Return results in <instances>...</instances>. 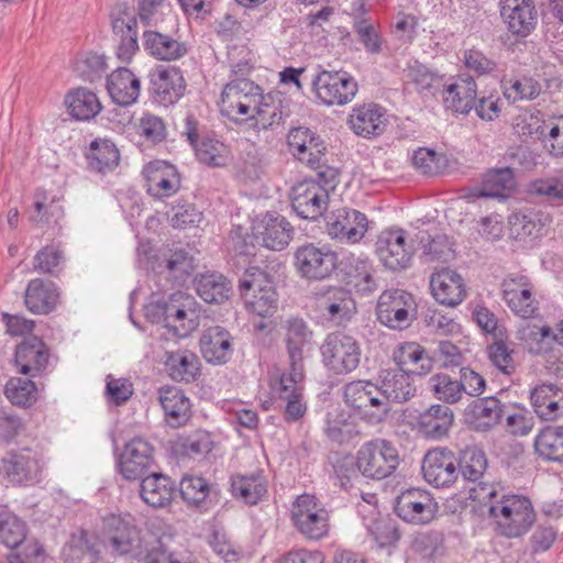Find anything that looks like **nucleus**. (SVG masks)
I'll list each match as a JSON object with an SVG mask.
<instances>
[{
  "label": "nucleus",
  "instance_id": "nucleus-47",
  "mask_svg": "<svg viewBox=\"0 0 563 563\" xmlns=\"http://www.w3.org/2000/svg\"><path fill=\"white\" fill-rule=\"evenodd\" d=\"M548 222V214L533 209L520 210L509 217L511 234L518 240L541 236Z\"/></svg>",
  "mask_w": 563,
  "mask_h": 563
},
{
  "label": "nucleus",
  "instance_id": "nucleus-58",
  "mask_svg": "<svg viewBox=\"0 0 563 563\" xmlns=\"http://www.w3.org/2000/svg\"><path fill=\"white\" fill-rule=\"evenodd\" d=\"M212 492V486L200 476L186 475L179 483L181 498L191 505L206 504Z\"/></svg>",
  "mask_w": 563,
  "mask_h": 563
},
{
  "label": "nucleus",
  "instance_id": "nucleus-16",
  "mask_svg": "<svg viewBox=\"0 0 563 563\" xmlns=\"http://www.w3.org/2000/svg\"><path fill=\"white\" fill-rule=\"evenodd\" d=\"M195 300L191 296L177 291L165 300V327L178 336H186L198 325Z\"/></svg>",
  "mask_w": 563,
  "mask_h": 563
},
{
  "label": "nucleus",
  "instance_id": "nucleus-1",
  "mask_svg": "<svg viewBox=\"0 0 563 563\" xmlns=\"http://www.w3.org/2000/svg\"><path fill=\"white\" fill-rule=\"evenodd\" d=\"M475 499L488 507L490 517L497 519L503 534L516 538L526 533L536 520L531 501L519 495H503L497 501V489L494 485L479 484L474 489Z\"/></svg>",
  "mask_w": 563,
  "mask_h": 563
},
{
  "label": "nucleus",
  "instance_id": "nucleus-31",
  "mask_svg": "<svg viewBox=\"0 0 563 563\" xmlns=\"http://www.w3.org/2000/svg\"><path fill=\"white\" fill-rule=\"evenodd\" d=\"M233 336L223 327L207 328L200 338V350L205 360L214 365L229 362L233 354Z\"/></svg>",
  "mask_w": 563,
  "mask_h": 563
},
{
  "label": "nucleus",
  "instance_id": "nucleus-59",
  "mask_svg": "<svg viewBox=\"0 0 563 563\" xmlns=\"http://www.w3.org/2000/svg\"><path fill=\"white\" fill-rule=\"evenodd\" d=\"M4 394L13 405L29 407L36 400V386L29 378L12 377L5 385Z\"/></svg>",
  "mask_w": 563,
  "mask_h": 563
},
{
  "label": "nucleus",
  "instance_id": "nucleus-7",
  "mask_svg": "<svg viewBox=\"0 0 563 563\" xmlns=\"http://www.w3.org/2000/svg\"><path fill=\"white\" fill-rule=\"evenodd\" d=\"M295 266L302 278L323 280L338 267V254L327 246L305 244L295 253Z\"/></svg>",
  "mask_w": 563,
  "mask_h": 563
},
{
  "label": "nucleus",
  "instance_id": "nucleus-25",
  "mask_svg": "<svg viewBox=\"0 0 563 563\" xmlns=\"http://www.w3.org/2000/svg\"><path fill=\"white\" fill-rule=\"evenodd\" d=\"M434 504L422 489L410 488L396 499L395 512L406 522L427 523L433 518Z\"/></svg>",
  "mask_w": 563,
  "mask_h": 563
},
{
  "label": "nucleus",
  "instance_id": "nucleus-3",
  "mask_svg": "<svg viewBox=\"0 0 563 563\" xmlns=\"http://www.w3.org/2000/svg\"><path fill=\"white\" fill-rule=\"evenodd\" d=\"M239 292L249 312L262 318L272 317L278 309V294L269 274L251 267L239 279Z\"/></svg>",
  "mask_w": 563,
  "mask_h": 563
},
{
  "label": "nucleus",
  "instance_id": "nucleus-42",
  "mask_svg": "<svg viewBox=\"0 0 563 563\" xmlns=\"http://www.w3.org/2000/svg\"><path fill=\"white\" fill-rule=\"evenodd\" d=\"M63 563H97L100 551L92 534L86 530L73 533L63 548Z\"/></svg>",
  "mask_w": 563,
  "mask_h": 563
},
{
  "label": "nucleus",
  "instance_id": "nucleus-8",
  "mask_svg": "<svg viewBox=\"0 0 563 563\" xmlns=\"http://www.w3.org/2000/svg\"><path fill=\"white\" fill-rule=\"evenodd\" d=\"M413 247L407 242V232L402 229H386L382 231L375 243V253L380 263L393 272L409 267Z\"/></svg>",
  "mask_w": 563,
  "mask_h": 563
},
{
  "label": "nucleus",
  "instance_id": "nucleus-2",
  "mask_svg": "<svg viewBox=\"0 0 563 563\" xmlns=\"http://www.w3.org/2000/svg\"><path fill=\"white\" fill-rule=\"evenodd\" d=\"M102 539L113 555L139 558L151 533H142L130 515H109L102 520Z\"/></svg>",
  "mask_w": 563,
  "mask_h": 563
},
{
  "label": "nucleus",
  "instance_id": "nucleus-9",
  "mask_svg": "<svg viewBox=\"0 0 563 563\" xmlns=\"http://www.w3.org/2000/svg\"><path fill=\"white\" fill-rule=\"evenodd\" d=\"M43 466L41 454L30 448L9 451L1 460V470L12 484L40 482Z\"/></svg>",
  "mask_w": 563,
  "mask_h": 563
},
{
  "label": "nucleus",
  "instance_id": "nucleus-17",
  "mask_svg": "<svg viewBox=\"0 0 563 563\" xmlns=\"http://www.w3.org/2000/svg\"><path fill=\"white\" fill-rule=\"evenodd\" d=\"M287 143L292 155L312 169L322 167L325 145L323 140L307 126L292 128L287 134Z\"/></svg>",
  "mask_w": 563,
  "mask_h": 563
},
{
  "label": "nucleus",
  "instance_id": "nucleus-61",
  "mask_svg": "<svg viewBox=\"0 0 563 563\" xmlns=\"http://www.w3.org/2000/svg\"><path fill=\"white\" fill-rule=\"evenodd\" d=\"M529 192L541 197L553 206L563 205V178L550 177L536 179L529 185Z\"/></svg>",
  "mask_w": 563,
  "mask_h": 563
},
{
  "label": "nucleus",
  "instance_id": "nucleus-26",
  "mask_svg": "<svg viewBox=\"0 0 563 563\" xmlns=\"http://www.w3.org/2000/svg\"><path fill=\"white\" fill-rule=\"evenodd\" d=\"M254 230L257 242L272 251L284 250L294 234V228L285 217L271 212L263 217Z\"/></svg>",
  "mask_w": 563,
  "mask_h": 563
},
{
  "label": "nucleus",
  "instance_id": "nucleus-19",
  "mask_svg": "<svg viewBox=\"0 0 563 563\" xmlns=\"http://www.w3.org/2000/svg\"><path fill=\"white\" fill-rule=\"evenodd\" d=\"M508 407L496 396L479 397L464 409L465 422L477 432H488L498 426Z\"/></svg>",
  "mask_w": 563,
  "mask_h": 563
},
{
  "label": "nucleus",
  "instance_id": "nucleus-56",
  "mask_svg": "<svg viewBox=\"0 0 563 563\" xmlns=\"http://www.w3.org/2000/svg\"><path fill=\"white\" fill-rule=\"evenodd\" d=\"M260 87L252 81L242 79L229 82L222 91V102L227 103L229 99L241 100L243 103L254 104L253 113L264 99L260 92Z\"/></svg>",
  "mask_w": 563,
  "mask_h": 563
},
{
  "label": "nucleus",
  "instance_id": "nucleus-20",
  "mask_svg": "<svg viewBox=\"0 0 563 563\" xmlns=\"http://www.w3.org/2000/svg\"><path fill=\"white\" fill-rule=\"evenodd\" d=\"M292 520L298 530L309 539L318 540L328 532V512L317 507L312 496L298 497Z\"/></svg>",
  "mask_w": 563,
  "mask_h": 563
},
{
  "label": "nucleus",
  "instance_id": "nucleus-50",
  "mask_svg": "<svg viewBox=\"0 0 563 563\" xmlns=\"http://www.w3.org/2000/svg\"><path fill=\"white\" fill-rule=\"evenodd\" d=\"M69 114L76 120L88 121L101 111V103L95 92L78 88L70 91L65 98Z\"/></svg>",
  "mask_w": 563,
  "mask_h": 563
},
{
  "label": "nucleus",
  "instance_id": "nucleus-38",
  "mask_svg": "<svg viewBox=\"0 0 563 563\" xmlns=\"http://www.w3.org/2000/svg\"><path fill=\"white\" fill-rule=\"evenodd\" d=\"M477 85L468 74L460 75L444 90L443 102L446 109L456 113L467 114L474 106Z\"/></svg>",
  "mask_w": 563,
  "mask_h": 563
},
{
  "label": "nucleus",
  "instance_id": "nucleus-24",
  "mask_svg": "<svg viewBox=\"0 0 563 563\" xmlns=\"http://www.w3.org/2000/svg\"><path fill=\"white\" fill-rule=\"evenodd\" d=\"M154 100L165 107L176 103L185 93L186 81L179 68L158 66L151 75Z\"/></svg>",
  "mask_w": 563,
  "mask_h": 563
},
{
  "label": "nucleus",
  "instance_id": "nucleus-15",
  "mask_svg": "<svg viewBox=\"0 0 563 563\" xmlns=\"http://www.w3.org/2000/svg\"><path fill=\"white\" fill-rule=\"evenodd\" d=\"M111 25L114 35L120 37L117 56L122 62H130L139 49L137 21L133 8L119 3L111 12Z\"/></svg>",
  "mask_w": 563,
  "mask_h": 563
},
{
  "label": "nucleus",
  "instance_id": "nucleus-23",
  "mask_svg": "<svg viewBox=\"0 0 563 563\" xmlns=\"http://www.w3.org/2000/svg\"><path fill=\"white\" fill-rule=\"evenodd\" d=\"M49 356V349L42 339L29 336L16 345L14 362L20 374L34 377L46 371Z\"/></svg>",
  "mask_w": 563,
  "mask_h": 563
},
{
  "label": "nucleus",
  "instance_id": "nucleus-12",
  "mask_svg": "<svg viewBox=\"0 0 563 563\" xmlns=\"http://www.w3.org/2000/svg\"><path fill=\"white\" fill-rule=\"evenodd\" d=\"M317 307L322 317L335 324L351 320L356 313V303L351 290L342 286H328L316 292Z\"/></svg>",
  "mask_w": 563,
  "mask_h": 563
},
{
  "label": "nucleus",
  "instance_id": "nucleus-63",
  "mask_svg": "<svg viewBox=\"0 0 563 563\" xmlns=\"http://www.w3.org/2000/svg\"><path fill=\"white\" fill-rule=\"evenodd\" d=\"M75 69L84 80L92 82L101 78L106 71V57L97 53H87L77 59Z\"/></svg>",
  "mask_w": 563,
  "mask_h": 563
},
{
  "label": "nucleus",
  "instance_id": "nucleus-11",
  "mask_svg": "<svg viewBox=\"0 0 563 563\" xmlns=\"http://www.w3.org/2000/svg\"><path fill=\"white\" fill-rule=\"evenodd\" d=\"M532 290L533 285L525 275L510 274L501 283L503 299L515 314L523 319L533 318L539 309Z\"/></svg>",
  "mask_w": 563,
  "mask_h": 563
},
{
  "label": "nucleus",
  "instance_id": "nucleus-28",
  "mask_svg": "<svg viewBox=\"0 0 563 563\" xmlns=\"http://www.w3.org/2000/svg\"><path fill=\"white\" fill-rule=\"evenodd\" d=\"M146 191L155 198L170 197L180 187V176L174 165L155 161L144 167Z\"/></svg>",
  "mask_w": 563,
  "mask_h": 563
},
{
  "label": "nucleus",
  "instance_id": "nucleus-30",
  "mask_svg": "<svg viewBox=\"0 0 563 563\" xmlns=\"http://www.w3.org/2000/svg\"><path fill=\"white\" fill-rule=\"evenodd\" d=\"M516 185L517 183L510 167L490 169L483 176L481 186L471 189L465 197L467 199L495 198L505 200L512 195Z\"/></svg>",
  "mask_w": 563,
  "mask_h": 563
},
{
  "label": "nucleus",
  "instance_id": "nucleus-64",
  "mask_svg": "<svg viewBox=\"0 0 563 563\" xmlns=\"http://www.w3.org/2000/svg\"><path fill=\"white\" fill-rule=\"evenodd\" d=\"M213 446L211 435L203 430H197L179 440L181 452L189 457H199L208 454Z\"/></svg>",
  "mask_w": 563,
  "mask_h": 563
},
{
  "label": "nucleus",
  "instance_id": "nucleus-57",
  "mask_svg": "<svg viewBox=\"0 0 563 563\" xmlns=\"http://www.w3.org/2000/svg\"><path fill=\"white\" fill-rule=\"evenodd\" d=\"M420 243L422 244V255L426 261L446 263L454 258L453 244L445 234H437L432 238L429 234H427V238L422 235Z\"/></svg>",
  "mask_w": 563,
  "mask_h": 563
},
{
  "label": "nucleus",
  "instance_id": "nucleus-27",
  "mask_svg": "<svg viewBox=\"0 0 563 563\" xmlns=\"http://www.w3.org/2000/svg\"><path fill=\"white\" fill-rule=\"evenodd\" d=\"M500 15L508 25V30L526 37L536 27L538 12L532 0H500Z\"/></svg>",
  "mask_w": 563,
  "mask_h": 563
},
{
  "label": "nucleus",
  "instance_id": "nucleus-6",
  "mask_svg": "<svg viewBox=\"0 0 563 563\" xmlns=\"http://www.w3.org/2000/svg\"><path fill=\"white\" fill-rule=\"evenodd\" d=\"M319 100L328 106H343L355 97L358 86L356 80L344 70H321L311 81Z\"/></svg>",
  "mask_w": 563,
  "mask_h": 563
},
{
  "label": "nucleus",
  "instance_id": "nucleus-22",
  "mask_svg": "<svg viewBox=\"0 0 563 563\" xmlns=\"http://www.w3.org/2000/svg\"><path fill=\"white\" fill-rule=\"evenodd\" d=\"M368 221L364 213L349 208L333 211L327 220V231L332 239L351 243L361 241L367 231Z\"/></svg>",
  "mask_w": 563,
  "mask_h": 563
},
{
  "label": "nucleus",
  "instance_id": "nucleus-34",
  "mask_svg": "<svg viewBox=\"0 0 563 563\" xmlns=\"http://www.w3.org/2000/svg\"><path fill=\"white\" fill-rule=\"evenodd\" d=\"M349 123L355 134L363 137L380 135L386 128L385 110L376 103L355 107Z\"/></svg>",
  "mask_w": 563,
  "mask_h": 563
},
{
  "label": "nucleus",
  "instance_id": "nucleus-21",
  "mask_svg": "<svg viewBox=\"0 0 563 563\" xmlns=\"http://www.w3.org/2000/svg\"><path fill=\"white\" fill-rule=\"evenodd\" d=\"M412 297L400 289L384 291L377 303V319L390 329H404L409 323V308Z\"/></svg>",
  "mask_w": 563,
  "mask_h": 563
},
{
  "label": "nucleus",
  "instance_id": "nucleus-46",
  "mask_svg": "<svg viewBox=\"0 0 563 563\" xmlns=\"http://www.w3.org/2000/svg\"><path fill=\"white\" fill-rule=\"evenodd\" d=\"M456 460L459 475L461 474L465 481L478 482L479 485L488 466V460L484 450L476 445L466 446L465 449L460 450ZM483 484L485 483L483 482ZM478 488L479 486L472 489L474 498V489Z\"/></svg>",
  "mask_w": 563,
  "mask_h": 563
},
{
  "label": "nucleus",
  "instance_id": "nucleus-44",
  "mask_svg": "<svg viewBox=\"0 0 563 563\" xmlns=\"http://www.w3.org/2000/svg\"><path fill=\"white\" fill-rule=\"evenodd\" d=\"M143 40L145 51L159 60H177L188 52L185 43L157 31H145Z\"/></svg>",
  "mask_w": 563,
  "mask_h": 563
},
{
  "label": "nucleus",
  "instance_id": "nucleus-32",
  "mask_svg": "<svg viewBox=\"0 0 563 563\" xmlns=\"http://www.w3.org/2000/svg\"><path fill=\"white\" fill-rule=\"evenodd\" d=\"M531 405L537 416L544 421L563 417V388L554 384H542L533 388Z\"/></svg>",
  "mask_w": 563,
  "mask_h": 563
},
{
  "label": "nucleus",
  "instance_id": "nucleus-49",
  "mask_svg": "<svg viewBox=\"0 0 563 563\" xmlns=\"http://www.w3.org/2000/svg\"><path fill=\"white\" fill-rule=\"evenodd\" d=\"M231 490L233 496L245 504L256 505L267 493V482L261 472L251 475L236 474L231 477Z\"/></svg>",
  "mask_w": 563,
  "mask_h": 563
},
{
  "label": "nucleus",
  "instance_id": "nucleus-29",
  "mask_svg": "<svg viewBox=\"0 0 563 563\" xmlns=\"http://www.w3.org/2000/svg\"><path fill=\"white\" fill-rule=\"evenodd\" d=\"M430 288L434 299L448 307L460 305L467 292L462 276L450 268L433 273L430 278Z\"/></svg>",
  "mask_w": 563,
  "mask_h": 563
},
{
  "label": "nucleus",
  "instance_id": "nucleus-51",
  "mask_svg": "<svg viewBox=\"0 0 563 563\" xmlns=\"http://www.w3.org/2000/svg\"><path fill=\"white\" fill-rule=\"evenodd\" d=\"M536 452L545 461H563V426H547L534 439Z\"/></svg>",
  "mask_w": 563,
  "mask_h": 563
},
{
  "label": "nucleus",
  "instance_id": "nucleus-39",
  "mask_svg": "<svg viewBox=\"0 0 563 563\" xmlns=\"http://www.w3.org/2000/svg\"><path fill=\"white\" fill-rule=\"evenodd\" d=\"M159 402L164 409L167 423L173 428L185 426L191 417L190 400L177 387H162L159 389Z\"/></svg>",
  "mask_w": 563,
  "mask_h": 563
},
{
  "label": "nucleus",
  "instance_id": "nucleus-18",
  "mask_svg": "<svg viewBox=\"0 0 563 563\" xmlns=\"http://www.w3.org/2000/svg\"><path fill=\"white\" fill-rule=\"evenodd\" d=\"M153 452V445L140 437L125 443L118 463L122 476L128 481L142 478L154 462Z\"/></svg>",
  "mask_w": 563,
  "mask_h": 563
},
{
  "label": "nucleus",
  "instance_id": "nucleus-60",
  "mask_svg": "<svg viewBox=\"0 0 563 563\" xmlns=\"http://www.w3.org/2000/svg\"><path fill=\"white\" fill-rule=\"evenodd\" d=\"M431 388L437 399L446 404H456L463 396L460 379L448 374H435L430 378Z\"/></svg>",
  "mask_w": 563,
  "mask_h": 563
},
{
  "label": "nucleus",
  "instance_id": "nucleus-55",
  "mask_svg": "<svg viewBox=\"0 0 563 563\" xmlns=\"http://www.w3.org/2000/svg\"><path fill=\"white\" fill-rule=\"evenodd\" d=\"M27 527L15 515L0 511V543L9 548H16L25 541Z\"/></svg>",
  "mask_w": 563,
  "mask_h": 563
},
{
  "label": "nucleus",
  "instance_id": "nucleus-33",
  "mask_svg": "<svg viewBox=\"0 0 563 563\" xmlns=\"http://www.w3.org/2000/svg\"><path fill=\"white\" fill-rule=\"evenodd\" d=\"M453 421V411L448 406L438 404L419 415L416 427L424 438L439 440L449 434Z\"/></svg>",
  "mask_w": 563,
  "mask_h": 563
},
{
  "label": "nucleus",
  "instance_id": "nucleus-13",
  "mask_svg": "<svg viewBox=\"0 0 563 563\" xmlns=\"http://www.w3.org/2000/svg\"><path fill=\"white\" fill-rule=\"evenodd\" d=\"M294 211L302 219L317 220L328 208V190L314 180H303L291 188Z\"/></svg>",
  "mask_w": 563,
  "mask_h": 563
},
{
  "label": "nucleus",
  "instance_id": "nucleus-4",
  "mask_svg": "<svg viewBox=\"0 0 563 563\" xmlns=\"http://www.w3.org/2000/svg\"><path fill=\"white\" fill-rule=\"evenodd\" d=\"M323 365L336 375L355 371L361 362V344L350 334L341 331L329 333L320 346Z\"/></svg>",
  "mask_w": 563,
  "mask_h": 563
},
{
  "label": "nucleus",
  "instance_id": "nucleus-45",
  "mask_svg": "<svg viewBox=\"0 0 563 563\" xmlns=\"http://www.w3.org/2000/svg\"><path fill=\"white\" fill-rule=\"evenodd\" d=\"M165 366L170 378L186 384L192 383L200 375L199 357L190 351L167 352Z\"/></svg>",
  "mask_w": 563,
  "mask_h": 563
},
{
  "label": "nucleus",
  "instance_id": "nucleus-5",
  "mask_svg": "<svg viewBox=\"0 0 563 563\" xmlns=\"http://www.w3.org/2000/svg\"><path fill=\"white\" fill-rule=\"evenodd\" d=\"M399 461L395 445L386 440L376 439L366 442L357 451L356 467L368 478L383 479L396 471Z\"/></svg>",
  "mask_w": 563,
  "mask_h": 563
},
{
  "label": "nucleus",
  "instance_id": "nucleus-54",
  "mask_svg": "<svg viewBox=\"0 0 563 563\" xmlns=\"http://www.w3.org/2000/svg\"><path fill=\"white\" fill-rule=\"evenodd\" d=\"M504 96L511 102L536 99L541 91L540 84L531 77L506 78L501 80Z\"/></svg>",
  "mask_w": 563,
  "mask_h": 563
},
{
  "label": "nucleus",
  "instance_id": "nucleus-36",
  "mask_svg": "<svg viewBox=\"0 0 563 563\" xmlns=\"http://www.w3.org/2000/svg\"><path fill=\"white\" fill-rule=\"evenodd\" d=\"M140 479V496L146 505L163 508L170 504L176 490L175 482L170 477L154 472Z\"/></svg>",
  "mask_w": 563,
  "mask_h": 563
},
{
  "label": "nucleus",
  "instance_id": "nucleus-43",
  "mask_svg": "<svg viewBox=\"0 0 563 563\" xmlns=\"http://www.w3.org/2000/svg\"><path fill=\"white\" fill-rule=\"evenodd\" d=\"M303 378L294 377L292 372L283 374L279 380V399L286 402L284 418L288 422L297 421L303 417L307 406L302 401Z\"/></svg>",
  "mask_w": 563,
  "mask_h": 563
},
{
  "label": "nucleus",
  "instance_id": "nucleus-10",
  "mask_svg": "<svg viewBox=\"0 0 563 563\" xmlns=\"http://www.w3.org/2000/svg\"><path fill=\"white\" fill-rule=\"evenodd\" d=\"M284 342L294 377L305 378V350L312 343L313 331L300 317H289L283 322Z\"/></svg>",
  "mask_w": 563,
  "mask_h": 563
},
{
  "label": "nucleus",
  "instance_id": "nucleus-62",
  "mask_svg": "<svg viewBox=\"0 0 563 563\" xmlns=\"http://www.w3.org/2000/svg\"><path fill=\"white\" fill-rule=\"evenodd\" d=\"M46 556L43 544L32 538L25 539L21 545L12 548L7 555V561L8 563H44Z\"/></svg>",
  "mask_w": 563,
  "mask_h": 563
},
{
  "label": "nucleus",
  "instance_id": "nucleus-41",
  "mask_svg": "<svg viewBox=\"0 0 563 563\" xmlns=\"http://www.w3.org/2000/svg\"><path fill=\"white\" fill-rule=\"evenodd\" d=\"M398 369L410 375H427L432 369V361L424 349L416 342L400 344L393 353Z\"/></svg>",
  "mask_w": 563,
  "mask_h": 563
},
{
  "label": "nucleus",
  "instance_id": "nucleus-14",
  "mask_svg": "<svg viewBox=\"0 0 563 563\" xmlns=\"http://www.w3.org/2000/svg\"><path fill=\"white\" fill-rule=\"evenodd\" d=\"M455 454L446 449H432L422 461L424 479L437 488L450 487L459 478Z\"/></svg>",
  "mask_w": 563,
  "mask_h": 563
},
{
  "label": "nucleus",
  "instance_id": "nucleus-48",
  "mask_svg": "<svg viewBox=\"0 0 563 563\" xmlns=\"http://www.w3.org/2000/svg\"><path fill=\"white\" fill-rule=\"evenodd\" d=\"M195 287L199 297L208 303H223L232 294L231 282L219 273H208L196 277Z\"/></svg>",
  "mask_w": 563,
  "mask_h": 563
},
{
  "label": "nucleus",
  "instance_id": "nucleus-37",
  "mask_svg": "<svg viewBox=\"0 0 563 563\" xmlns=\"http://www.w3.org/2000/svg\"><path fill=\"white\" fill-rule=\"evenodd\" d=\"M413 375L398 368H384L379 372V386L386 400L405 402L416 394Z\"/></svg>",
  "mask_w": 563,
  "mask_h": 563
},
{
  "label": "nucleus",
  "instance_id": "nucleus-35",
  "mask_svg": "<svg viewBox=\"0 0 563 563\" xmlns=\"http://www.w3.org/2000/svg\"><path fill=\"white\" fill-rule=\"evenodd\" d=\"M59 292L51 280L35 278L29 282L24 303L29 311L35 314H48L58 302Z\"/></svg>",
  "mask_w": 563,
  "mask_h": 563
},
{
  "label": "nucleus",
  "instance_id": "nucleus-52",
  "mask_svg": "<svg viewBox=\"0 0 563 563\" xmlns=\"http://www.w3.org/2000/svg\"><path fill=\"white\" fill-rule=\"evenodd\" d=\"M87 158L91 169L107 173L118 166L120 154L110 140L98 139L91 142Z\"/></svg>",
  "mask_w": 563,
  "mask_h": 563
},
{
  "label": "nucleus",
  "instance_id": "nucleus-53",
  "mask_svg": "<svg viewBox=\"0 0 563 563\" xmlns=\"http://www.w3.org/2000/svg\"><path fill=\"white\" fill-rule=\"evenodd\" d=\"M347 284L353 285L362 294H371L376 289L373 278V268L365 258L351 256L343 268Z\"/></svg>",
  "mask_w": 563,
  "mask_h": 563
},
{
  "label": "nucleus",
  "instance_id": "nucleus-40",
  "mask_svg": "<svg viewBox=\"0 0 563 563\" xmlns=\"http://www.w3.org/2000/svg\"><path fill=\"white\" fill-rule=\"evenodd\" d=\"M107 89L117 104L131 106L140 96V80L130 69L120 67L108 77Z\"/></svg>",
  "mask_w": 563,
  "mask_h": 563
}]
</instances>
